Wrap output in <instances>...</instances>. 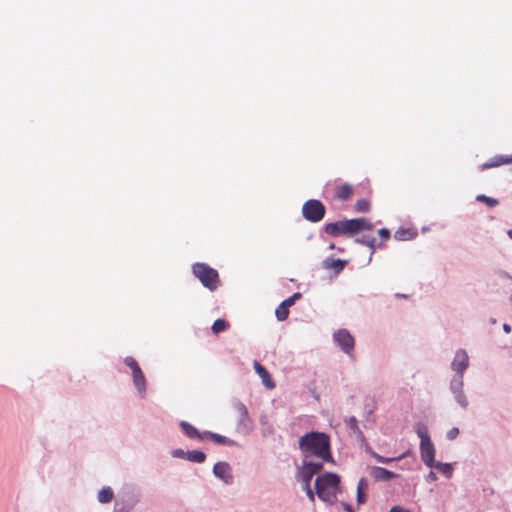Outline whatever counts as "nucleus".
Returning <instances> with one entry per match:
<instances>
[{"mask_svg": "<svg viewBox=\"0 0 512 512\" xmlns=\"http://www.w3.org/2000/svg\"><path fill=\"white\" fill-rule=\"evenodd\" d=\"M355 242L369 247L372 250V253L376 249V239L372 236L363 235L362 237L356 238Z\"/></svg>", "mask_w": 512, "mask_h": 512, "instance_id": "obj_23", "label": "nucleus"}, {"mask_svg": "<svg viewBox=\"0 0 512 512\" xmlns=\"http://www.w3.org/2000/svg\"><path fill=\"white\" fill-rule=\"evenodd\" d=\"M416 235L417 233L412 229L400 228L395 232L394 237L399 241H407L415 238Z\"/></svg>", "mask_w": 512, "mask_h": 512, "instance_id": "obj_20", "label": "nucleus"}, {"mask_svg": "<svg viewBox=\"0 0 512 512\" xmlns=\"http://www.w3.org/2000/svg\"><path fill=\"white\" fill-rule=\"evenodd\" d=\"M343 507H344V509H345L347 512H354V511H353V509H352V507H351V505H349V504L344 503V504H343Z\"/></svg>", "mask_w": 512, "mask_h": 512, "instance_id": "obj_41", "label": "nucleus"}, {"mask_svg": "<svg viewBox=\"0 0 512 512\" xmlns=\"http://www.w3.org/2000/svg\"><path fill=\"white\" fill-rule=\"evenodd\" d=\"M374 225L366 218H354L349 220L337 221L327 223L324 226V231L333 236H348L351 237L364 230H372Z\"/></svg>", "mask_w": 512, "mask_h": 512, "instance_id": "obj_2", "label": "nucleus"}, {"mask_svg": "<svg viewBox=\"0 0 512 512\" xmlns=\"http://www.w3.org/2000/svg\"><path fill=\"white\" fill-rule=\"evenodd\" d=\"M503 328H504L505 332H507V333L510 332V326L509 325L504 324Z\"/></svg>", "mask_w": 512, "mask_h": 512, "instance_id": "obj_43", "label": "nucleus"}, {"mask_svg": "<svg viewBox=\"0 0 512 512\" xmlns=\"http://www.w3.org/2000/svg\"><path fill=\"white\" fill-rule=\"evenodd\" d=\"M462 386H463V381H462L461 377H459L457 380H453L451 383V387L453 389V392L455 394V398H456L457 402L463 408H466L468 405V401L466 399V396L464 395Z\"/></svg>", "mask_w": 512, "mask_h": 512, "instance_id": "obj_12", "label": "nucleus"}, {"mask_svg": "<svg viewBox=\"0 0 512 512\" xmlns=\"http://www.w3.org/2000/svg\"><path fill=\"white\" fill-rule=\"evenodd\" d=\"M186 459L194 463H203L206 459V455L202 451L192 450L186 452Z\"/></svg>", "mask_w": 512, "mask_h": 512, "instance_id": "obj_21", "label": "nucleus"}, {"mask_svg": "<svg viewBox=\"0 0 512 512\" xmlns=\"http://www.w3.org/2000/svg\"><path fill=\"white\" fill-rule=\"evenodd\" d=\"M373 476L376 480H390L396 477V474L382 467H375L373 469Z\"/></svg>", "mask_w": 512, "mask_h": 512, "instance_id": "obj_19", "label": "nucleus"}, {"mask_svg": "<svg viewBox=\"0 0 512 512\" xmlns=\"http://www.w3.org/2000/svg\"><path fill=\"white\" fill-rule=\"evenodd\" d=\"M508 236L512 239V229L508 231Z\"/></svg>", "mask_w": 512, "mask_h": 512, "instance_id": "obj_45", "label": "nucleus"}, {"mask_svg": "<svg viewBox=\"0 0 512 512\" xmlns=\"http://www.w3.org/2000/svg\"><path fill=\"white\" fill-rule=\"evenodd\" d=\"M378 233L383 241H387L390 238V231L387 228H381Z\"/></svg>", "mask_w": 512, "mask_h": 512, "instance_id": "obj_34", "label": "nucleus"}, {"mask_svg": "<svg viewBox=\"0 0 512 512\" xmlns=\"http://www.w3.org/2000/svg\"><path fill=\"white\" fill-rule=\"evenodd\" d=\"M390 512H410L409 510L407 509H404L403 507L401 506H393L391 509H390Z\"/></svg>", "mask_w": 512, "mask_h": 512, "instance_id": "obj_37", "label": "nucleus"}, {"mask_svg": "<svg viewBox=\"0 0 512 512\" xmlns=\"http://www.w3.org/2000/svg\"><path fill=\"white\" fill-rule=\"evenodd\" d=\"M307 496L309 497V499L313 502L314 499H315V496H314V493L312 491V489H308V491L306 492Z\"/></svg>", "mask_w": 512, "mask_h": 512, "instance_id": "obj_39", "label": "nucleus"}, {"mask_svg": "<svg viewBox=\"0 0 512 512\" xmlns=\"http://www.w3.org/2000/svg\"><path fill=\"white\" fill-rule=\"evenodd\" d=\"M301 483H302V485H303V490H304L305 492H307V491H308V489H311V487H310V482H301Z\"/></svg>", "mask_w": 512, "mask_h": 512, "instance_id": "obj_40", "label": "nucleus"}, {"mask_svg": "<svg viewBox=\"0 0 512 512\" xmlns=\"http://www.w3.org/2000/svg\"><path fill=\"white\" fill-rule=\"evenodd\" d=\"M299 449L307 460L308 457L319 458L320 462H333L330 450V438L322 432H309L299 439Z\"/></svg>", "mask_w": 512, "mask_h": 512, "instance_id": "obj_1", "label": "nucleus"}, {"mask_svg": "<svg viewBox=\"0 0 512 512\" xmlns=\"http://www.w3.org/2000/svg\"><path fill=\"white\" fill-rule=\"evenodd\" d=\"M229 328V323L224 319H217L214 321L211 329L214 334H219Z\"/></svg>", "mask_w": 512, "mask_h": 512, "instance_id": "obj_26", "label": "nucleus"}, {"mask_svg": "<svg viewBox=\"0 0 512 512\" xmlns=\"http://www.w3.org/2000/svg\"><path fill=\"white\" fill-rule=\"evenodd\" d=\"M323 468V462L303 460L302 467L299 471V480L301 482H311L313 476L320 472Z\"/></svg>", "mask_w": 512, "mask_h": 512, "instance_id": "obj_6", "label": "nucleus"}, {"mask_svg": "<svg viewBox=\"0 0 512 512\" xmlns=\"http://www.w3.org/2000/svg\"><path fill=\"white\" fill-rule=\"evenodd\" d=\"M213 472L216 477L222 479L225 483L232 482L231 467L226 462H218L213 467Z\"/></svg>", "mask_w": 512, "mask_h": 512, "instance_id": "obj_10", "label": "nucleus"}, {"mask_svg": "<svg viewBox=\"0 0 512 512\" xmlns=\"http://www.w3.org/2000/svg\"><path fill=\"white\" fill-rule=\"evenodd\" d=\"M346 265V261L341 259H331L328 258L323 261V267L328 270H334L336 273H339L344 269Z\"/></svg>", "mask_w": 512, "mask_h": 512, "instance_id": "obj_18", "label": "nucleus"}, {"mask_svg": "<svg viewBox=\"0 0 512 512\" xmlns=\"http://www.w3.org/2000/svg\"><path fill=\"white\" fill-rule=\"evenodd\" d=\"M420 453L422 461L428 466H434L435 448L431 439H426V442L420 443Z\"/></svg>", "mask_w": 512, "mask_h": 512, "instance_id": "obj_8", "label": "nucleus"}, {"mask_svg": "<svg viewBox=\"0 0 512 512\" xmlns=\"http://www.w3.org/2000/svg\"><path fill=\"white\" fill-rule=\"evenodd\" d=\"M417 435L420 438L421 442H426V439H430L427 428L424 426L418 427Z\"/></svg>", "mask_w": 512, "mask_h": 512, "instance_id": "obj_30", "label": "nucleus"}, {"mask_svg": "<svg viewBox=\"0 0 512 512\" xmlns=\"http://www.w3.org/2000/svg\"><path fill=\"white\" fill-rule=\"evenodd\" d=\"M436 468H438L441 472L450 475L451 474V466L450 464H442L438 463L435 465Z\"/></svg>", "mask_w": 512, "mask_h": 512, "instance_id": "obj_33", "label": "nucleus"}, {"mask_svg": "<svg viewBox=\"0 0 512 512\" xmlns=\"http://www.w3.org/2000/svg\"><path fill=\"white\" fill-rule=\"evenodd\" d=\"M300 298H301V293L296 292L293 295H291L290 297H288L286 300H284L283 302L287 306L291 307L295 303V301L300 299Z\"/></svg>", "mask_w": 512, "mask_h": 512, "instance_id": "obj_31", "label": "nucleus"}, {"mask_svg": "<svg viewBox=\"0 0 512 512\" xmlns=\"http://www.w3.org/2000/svg\"><path fill=\"white\" fill-rule=\"evenodd\" d=\"M173 456L179 457V458H186V452H184L181 449L173 451Z\"/></svg>", "mask_w": 512, "mask_h": 512, "instance_id": "obj_36", "label": "nucleus"}, {"mask_svg": "<svg viewBox=\"0 0 512 512\" xmlns=\"http://www.w3.org/2000/svg\"><path fill=\"white\" fill-rule=\"evenodd\" d=\"M504 164H512V156L497 155L482 165V170L498 167Z\"/></svg>", "mask_w": 512, "mask_h": 512, "instance_id": "obj_14", "label": "nucleus"}, {"mask_svg": "<svg viewBox=\"0 0 512 512\" xmlns=\"http://www.w3.org/2000/svg\"><path fill=\"white\" fill-rule=\"evenodd\" d=\"M204 434H205V438L209 437L213 442H215L217 444H222V445H231L232 444V441L225 436H222V435H219V434H216L213 432H208V431L204 432Z\"/></svg>", "mask_w": 512, "mask_h": 512, "instance_id": "obj_22", "label": "nucleus"}, {"mask_svg": "<svg viewBox=\"0 0 512 512\" xmlns=\"http://www.w3.org/2000/svg\"><path fill=\"white\" fill-rule=\"evenodd\" d=\"M113 495V491L110 487H104L98 493V501L101 503H109L113 499Z\"/></svg>", "mask_w": 512, "mask_h": 512, "instance_id": "obj_24", "label": "nucleus"}, {"mask_svg": "<svg viewBox=\"0 0 512 512\" xmlns=\"http://www.w3.org/2000/svg\"><path fill=\"white\" fill-rule=\"evenodd\" d=\"M476 200L479 201V202L485 203L489 207H495V206H497L499 204V201L497 199L488 197V196L483 195V194L478 195L476 197Z\"/></svg>", "mask_w": 512, "mask_h": 512, "instance_id": "obj_27", "label": "nucleus"}, {"mask_svg": "<svg viewBox=\"0 0 512 512\" xmlns=\"http://www.w3.org/2000/svg\"><path fill=\"white\" fill-rule=\"evenodd\" d=\"M325 206L323 203L316 199L306 201L302 206L303 217L310 222L317 223L325 216Z\"/></svg>", "mask_w": 512, "mask_h": 512, "instance_id": "obj_5", "label": "nucleus"}, {"mask_svg": "<svg viewBox=\"0 0 512 512\" xmlns=\"http://www.w3.org/2000/svg\"><path fill=\"white\" fill-rule=\"evenodd\" d=\"M458 434H459V429L454 427L448 431L447 437H448V439L453 440L458 436Z\"/></svg>", "mask_w": 512, "mask_h": 512, "instance_id": "obj_35", "label": "nucleus"}, {"mask_svg": "<svg viewBox=\"0 0 512 512\" xmlns=\"http://www.w3.org/2000/svg\"><path fill=\"white\" fill-rule=\"evenodd\" d=\"M469 365V357L465 350L459 349L455 353L454 360L452 361V369L460 374H463V372L467 369ZM462 378V375H460Z\"/></svg>", "mask_w": 512, "mask_h": 512, "instance_id": "obj_9", "label": "nucleus"}, {"mask_svg": "<svg viewBox=\"0 0 512 512\" xmlns=\"http://www.w3.org/2000/svg\"><path fill=\"white\" fill-rule=\"evenodd\" d=\"M180 427H181L182 431L184 432V434L189 438H197L201 441L205 439L204 432L200 433L193 425H191L190 423H188L186 421H181Z\"/></svg>", "mask_w": 512, "mask_h": 512, "instance_id": "obj_15", "label": "nucleus"}, {"mask_svg": "<svg viewBox=\"0 0 512 512\" xmlns=\"http://www.w3.org/2000/svg\"><path fill=\"white\" fill-rule=\"evenodd\" d=\"M236 408L243 419H248V411L244 404L239 403L237 404Z\"/></svg>", "mask_w": 512, "mask_h": 512, "instance_id": "obj_32", "label": "nucleus"}, {"mask_svg": "<svg viewBox=\"0 0 512 512\" xmlns=\"http://www.w3.org/2000/svg\"><path fill=\"white\" fill-rule=\"evenodd\" d=\"M351 424L356 425V419L354 417L351 418Z\"/></svg>", "mask_w": 512, "mask_h": 512, "instance_id": "obj_44", "label": "nucleus"}, {"mask_svg": "<svg viewBox=\"0 0 512 512\" xmlns=\"http://www.w3.org/2000/svg\"><path fill=\"white\" fill-rule=\"evenodd\" d=\"M132 376L135 387L137 388L139 393L144 395L146 392V379L141 368L138 370L136 369V371L132 373Z\"/></svg>", "mask_w": 512, "mask_h": 512, "instance_id": "obj_16", "label": "nucleus"}, {"mask_svg": "<svg viewBox=\"0 0 512 512\" xmlns=\"http://www.w3.org/2000/svg\"><path fill=\"white\" fill-rule=\"evenodd\" d=\"M354 189L348 183H343L336 187L334 196L340 201H347L353 195Z\"/></svg>", "mask_w": 512, "mask_h": 512, "instance_id": "obj_13", "label": "nucleus"}, {"mask_svg": "<svg viewBox=\"0 0 512 512\" xmlns=\"http://www.w3.org/2000/svg\"><path fill=\"white\" fill-rule=\"evenodd\" d=\"M289 306L282 302L275 310V315L279 321H284L289 316Z\"/></svg>", "mask_w": 512, "mask_h": 512, "instance_id": "obj_25", "label": "nucleus"}, {"mask_svg": "<svg viewBox=\"0 0 512 512\" xmlns=\"http://www.w3.org/2000/svg\"><path fill=\"white\" fill-rule=\"evenodd\" d=\"M428 477H429L430 479H432V480H435V479H436V474H435L434 472H432V471H431V472L429 473Z\"/></svg>", "mask_w": 512, "mask_h": 512, "instance_id": "obj_42", "label": "nucleus"}, {"mask_svg": "<svg viewBox=\"0 0 512 512\" xmlns=\"http://www.w3.org/2000/svg\"><path fill=\"white\" fill-rule=\"evenodd\" d=\"M369 484L365 478H361L357 485V504L362 505L367 500L366 492L368 490Z\"/></svg>", "mask_w": 512, "mask_h": 512, "instance_id": "obj_17", "label": "nucleus"}, {"mask_svg": "<svg viewBox=\"0 0 512 512\" xmlns=\"http://www.w3.org/2000/svg\"><path fill=\"white\" fill-rule=\"evenodd\" d=\"M254 368L259 377L262 380L263 385L267 389H274L275 388V382L272 379L270 373L266 370L264 366H262L258 361H254Z\"/></svg>", "mask_w": 512, "mask_h": 512, "instance_id": "obj_11", "label": "nucleus"}, {"mask_svg": "<svg viewBox=\"0 0 512 512\" xmlns=\"http://www.w3.org/2000/svg\"><path fill=\"white\" fill-rule=\"evenodd\" d=\"M315 489L321 500L333 503L340 492V477L335 473H324L316 478Z\"/></svg>", "mask_w": 512, "mask_h": 512, "instance_id": "obj_3", "label": "nucleus"}, {"mask_svg": "<svg viewBox=\"0 0 512 512\" xmlns=\"http://www.w3.org/2000/svg\"><path fill=\"white\" fill-rule=\"evenodd\" d=\"M192 272L194 276L199 279L201 284L210 291L216 290L219 286L220 279L218 272L206 263L198 262L193 264Z\"/></svg>", "mask_w": 512, "mask_h": 512, "instance_id": "obj_4", "label": "nucleus"}, {"mask_svg": "<svg viewBox=\"0 0 512 512\" xmlns=\"http://www.w3.org/2000/svg\"><path fill=\"white\" fill-rule=\"evenodd\" d=\"M124 363L132 370V373L135 372L136 369H140V366L137 363V361L131 356L126 357L124 359Z\"/></svg>", "mask_w": 512, "mask_h": 512, "instance_id": "obj_29", "label": "nucleus"}, {"mask_svg": "<svg viewBox=\"0 0 512 512\" xmlns=\"http://www.w3.org/2000/svg\"><path fill=\"white\" fill-rule=\"evenodd\" d=\"M355 209L357 212H367L370 209V203L366 199H359L355 203Z\"/></svg>", "mask_w": 512, "mask_h": 512, "instance_id": "obj_28", "label": "nucleus"}, {"mask_svg": "<svg viewBox=\"0 0 512 512\" xmlns=\"http://www.w3.org/2000/svg\"><path fill=\"white\" fill-rule=\"evenodd\" d=\"M401 458H402V457H398L397 459H401ZM377 459H378L380 462H382V463H388V462L392 461V459H390V458H384V457H380V456H379ZM394 459H395V458H393V460H394Z\"/></svg>", "mask_w": 512, "mask_h": 512, "instance_id": "obj_38", "label": "nucleus"}, {"mask_svg": "<svg viewBox=\"0 0 512 512\" xmlns=\"http://www.w3.org/2000/svg\"><path fill=\"white\" fill-rule=\"evenodd\" d=\"M334 341L340 348L348 355H351L354 350L355 340L354 337L346 329H340L333 335Z\"/></svg>", "mask_w": 512, "mask_h": 512, "instance_id": "obj_7", "label": "nucleus"}]
</instances>
